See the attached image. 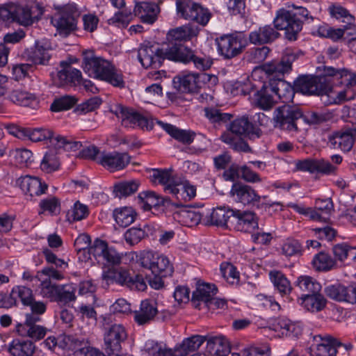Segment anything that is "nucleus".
Returning a JSON list of instances; mask_svg holds the SVG:
<instances>
[{"mask_svg": "<svg viewBox=\"0 0 356 356\" xmlns=\"http://www.w3.org/2000/svg\"><path fill=\"white\" fill-rule=\"evenodd\" d=\"M309 17V13L304 7L293 5L290 10L282 8L277 12L273 20L274 26L264 25L251 31L249 41L251 44L259 45L271 43L280 36L277 30H284L286 38L294 41L302 30L303 22Z\"/></svg>", "mask_w": 356, "mask_h": 356, "instance_id": "f257e3e1", "label": "nucleus"}, {"mask_svg": "<svg viewBox=\"0 0 356 356\" xmlns=\"http://www.w3.org/2000/svg\"><path fill=\"white\" fill-rule=\"evenodd\" d=\"M138 58L145 69H158L165 59L178 62V28L169 30L160 44L142 43L138 50Z\"/></svg>", "mask_w": 356, "mask_h": 356, "instance_id": "f03ea898", "label": "nucleus"}, {"mask_svg": "<svg viewBox=\"0 0 356 356\" xmlns=\"http://www.w3.org/2000/svg\"><path fill=\"white\" fill-rule=\"evenodd\" d=\"M227 129L228 131L224 132L220 136V140L236 152H252L248 143L238 136H243L251 141H255L261 138L263 135L261 129L254 126L247 115L232 120L229 124Z\"/></svg>", "mask_w": 356, "mask_h": 356, "instance_id": "7ed1b4c3", "label": "nucleus"}, {"mask_svg": "<svg viewBox=\"0 0 356 356\" xmlns=\"http://www.w3.org/2000/svg\"><path fill=\"white\" fill-rule=\"evenodd\" d=\"M296 60V56L292 53H286L280 59L268 62L258 68H255L252 74V78L263 79L266 77L268 82L273 80L284 79L286 73H289L292 69V63Z\"/></svg>", "mask_w": 356, "mask_h": 356, "instance_id": "20e7f679", "label": "nucleus"}, {"mask_svg": "<svg viewBox=\"0 0 356 356\" xmlns=\"http://www.w3.org/2000/svg\"><path fill=\"white\" fill-rule=\"evenodd\" d=\"M319 75H300L294 81L296 92L308 96L327 95L330 92V86L326 79L324 65L318 67Z\"/></svg>", "mask_w": 356, "mask_h": 356, "instance_id": "39448f33", "label": "nucleus"}, {"mask_svg": "<svg viewBox=\"0 0 356 356\" xmlns=\"http://www.w3.org/2000/svg\"><path fill=\"white\" fill-rule=\"evenodd\" d=\"M25 134L33 142L49 140L51 145L57 149H63L67 152H75L82 147V143L80 141H76L60 135L54 136L53 131L48 129H27L25 130Z\"/></svg>", "mask_w": 356, "mask_h": 356, "instance_id": "423d86ee", "label": "nucleus"}, {"mask_svg": "<svg viewBox=\"0 0 356 356\" xmlns=\"http://www.w3.org/2000/svg\"><path fill=\"white\" fill-rule=\"evenodd\" d=\"M140 265L150 270L154 275L170 277L174 273V267L169 259L152 250L140 252L138 258Z\"/></svg>", "mask_w": 356, "mask_h": 356, "instance_id": "0eeeda50", "label": "nucleus"}, {"mask_svg": "<svg viewBox=\"0 0 356 356\" xmlns=\"http://www.w3.org/2000/svg\"><path fill=\"white\" fill-rule=\"evenodd\" d=\"M302 116V111L296 107L284 105L277 108L273 113L275 127L291 134H296L300 129L298 120Z\"/></svg>", "mask_w": 356, "mask_h": 356, "instance_id": "6e6552de", "label": "nucleus"}, {"mask_svg": "<svg viewBox=\"0 0 356 356\" xmlns=\"http://www.w3.org/2000/svg\"><path fill=\"white\" fill-rule=\"evenodd\" d=\"M79 8L75 3L64 5L58 17L52 19V23L60 35L67 37L77 30Z\"/></svg>", "mask_w": 356, "mask_h": 356, "instance_id": "1a4fd4ad", "label": "nucleus"}, {"mask_svg": "<svg viewBox=\"0 0 356 356\" xmlns=\"http://www.w3.org/2000/svg\"><path fill=\"white\" fill-rule=\"evenodd\" d=\"M259 87L251 83L245 84L241 92L244 95H249L251 90H256L254 94L255 105L264 111L270 110L277 102V98L270 82L263 81Z\"/></svg>", "mask_w": 356, "mask_h": 356, "instance_id": "9d476101", "label": "nucleus"}, {"mask_svg": "<svg viewBox=\"0 0 356 356\" xmlns=\"http://www.w3.org/2000/svg\"><path fill=\"white\" fill-rule=\"evenodd\" d=\"M114 113L126 127H138L146 130H152L154 128V118H147L132 108L119 104L115 107Z\"/></svg>", "mask_w": 356, "mask_h": 356, "instance_id": "9b49d317", "label": "nucleus"}, {"mask_svg": "<svg viewBox=\"0 0 356 356\" xmlns=\"http://www.w3.org/2000/svg\"><path fill=\"white\" fill-rule=\"evenodd\" d=\"M217 49L225 59H231L240 55L246 47L244 38L237 34L223 35L216 40Z\"/></svg>", "mask_w": 356, "mask_h": 356, "instance_id": "f8f14e48", "label": "nucleus"}, {"mask_svg": "<svg viewBox=\"0 0 356 356\" xmlns=\"http://www.w3.org/2000/svg\"><path fill=\"white\" fill-rule=\"evenodd\" d=\"M13 22L23 26H29L38 22L43 15V6L36 1L25 6H13Z\"/></svg>", "mask_w": 356, "mask_h": 356, "instance_id": "ddd939ff", "label": "nucleus"}, {"mask_svg": "<svg viewBox=\"0 0 356 356\" xmlns=\"http://www.w3.org/2000/svg\"><path fill=\"white\" fill-rule=\"evenodd\" d=\"M127 337L125 327L122 324H113L104 333L105 350L108 356H124L120 354L122 343Z\"/></svg>", "mask_w": 356, "mask_h": 356, "instance_id": "4468645a", "label": "nucleus"}, {"mask_svg": "<svg viewBox=\"0 0 356 356\" xmlns=\"http://www.w3.org/2000/svg\"><path fill=\"white\" fill-rule=\"evenodd\" d=\"M92 256L98 263L117 266L122 262V255L114 248H109L106 241L96 238L90 246Z\"/></svg>", "mask_w": 356, "mask_h": 356, "instance_id": "2eb2a0df", "label": "nucleus"}, {"mask_svg": "<svg viewBox=\"0 0 356 356\" xmlns=\"http://www.w3.org/2000/svg\"><path fill=\"white\" fill-rule=\"evenodd\" d=\"M82 67L86 74L100 80L112 63L102 57L96 56L92 50H84L82 53Z\"/></svg>", "mask_w": 356, "mask_h": 356, "instance_id": "dca6fc26", "label": "nucleus"}, {"mask_svg": "<svg viewBox=\"0 0 356 356\" xmlns=\"http://www.w3.org/2000/svg\"><path fill=\"white\" fill-rule=\"evenodd\" d=\"M179 15L185 19L195 21L202 26L207 25L211 17L207 8L191 0H179Z\"/></svg>", "mask_w": 356, "mask_h": 356, "instance_id": "f3484780", "label": "nucleus"}, {"mask_svg": "<svg viewBox=\"0 0 356 356\" xmlns=\"http://www.w3.org/2000/svg\"><path fill=\"white\" fill-rule=\"evenodd\" d=\"M310 346L312 356H336L341 341L329 334H318L313 337Z\"/></svg>", "mask_w": 356, "mask_h": 356, "instance_id": "a211bd4d", "label": "nucleus"}, {"mask_svg": "<svg viewBox=\"0 0 356 356\" xmlns=\"http://www.w3.org/2000/svg\"><path fill=\"white\" fill-rule=\"evenodd\" d=\"M295 170L300 172H307L310 174L332 175L336 172L337 167L330 161L323 159L307 158L297 160L294 162Z\"/></svg>", "mask_w": 356, "mask_h": 356, "instance_id": "6ab92c4d", "label": "nucleus"}, {"mask_svg": "<svg viewBox=\"0 0 356 356\" xmlns=\"http://www.w3.org/2000/svg\"><path fill=\"white\" fill-rule=\"evenodd\" d=\"M324 72L330 86V92L333 85L344 86L347 88L356 85V74L346 68L338 69L324 65Z\"/></svg>", "mask_w": 356, "mask_h": 356, "instance_id": "aec40b11", "label": "nucleus"}, {"mask_svg": "<svg viewBox=\"0 0 356 356\" xmlns=\"http://www.w3.org/2000/svg\"><path fill=\"white\" fill-rule=\"evenodd\" d=\"M172 168H152L150 170L149 179L155 184L163 186L167 193L177 195L178 194V182L172 175Z\"/></svg>", "mask_w": 356, "mask_h": 356, "instance_id": "412c9836", "label": "nucleus"}, {"mask_svg": "<svg viewBox=\"0 0 356 356\" xmlns=\"http://www.w3.org/2000/svg\"><path fill=\"white\" fill-rule=\"evenodd\" d=\"M130 161L131 156L128 153L116 151L102 152L98 159V163L111 172L125 168Z\"/></svg>", "mask_w": 356, "mask_h": 356, "instance_id": "4be33fe9", "label": "nucleus"}, {"mask_svg": "<svg viewBox=\"0 0 356 356\" xmlns=\"http://www.w3.org/2000/svg\"><path fill=\"white\" fill-rule=\"evenodd\" d=\"M230 193L236 202L245 206H254L261 200V196L252 186L241 183L234 184Z\"/></svg>", "mask_w": 356, "mask_h": 356, "instance_id": "5701e85b", "label": "nucleus"}, {"mask_svg": "<svg viewBox=\"0 0 356 356\" xmlns=\"http://www.w3.org/2000/svg\"><path fill=\"white\" fill-rule=\"evenodd\" d=\"M356 127L333 133L328 136V145L334 149L349 152L354 144Z\"/></svg>", "mask_w": 356, "mask_h": 356, "instance_id": "b1692460", "label": "nucleus"}, {"mask_svg": "<svg viewBox=\"0 0 356 356\" xmlns=\"http://www.w3.org/2000/svg\"><path fill=\"white\" fill-rule=\"evenodd\" d=\"M231 222L237 231L243 232L252 233L259 227L257 217L252 211L236 210Z\"/></svg>", "mask_w": 356, "mask_h": 356, "instance_id": "393cba45", "label": "nucleus"}, {"mask_svg": "<svg viewBox=\"0 0 356 356\" xmlns=\"http://www.w3.org/2000/svg\"><path fill=\"white\" fill-rule=\"evenodd\" d=\"M160 13L159 6L153 2H136L134 8V15L143 24L152 25L158 19Z\"/></svg>", "mask_w": 356, "mask_h": 356, "instance_id": "a878e982", "label": "nucleus"}, {"mask_svg": "<svg viewBox=\"0 0 356 356\" xmlns=\"http://www.w3.org/2000/svg\"><path fill=\"white\" fill-rule=\"evenodd\" d=\"M60 69L58 71L55 81L59 87H63L70 84L79 83L81 79L80 70L73 67L65 61L60 63Z\"/></svg>", "mask_w": 356, "mask_h": 356, "instance_id": "bb28decb", "label": "nucleus"}, {"mask_svg": "<svg viewBox=\"0 0 356 356\" xmlns=\"http://www.w3.org/2000/svg\"><path fill=\"white\" fill-rule=\"evenodd\" d=\"M16 184L25 194L31 197L40 195L47 189V185L45 183H42L39 178L30 175L20 177L17 179Z\"/></svg>", "mask_w": 356, "mask_h": 356, "instance_id": "cd10ccee", "label": "nucleus"}, {"mask_svg": "<svg viewBox=\"0 0 356 356\" xmlns=\"http://www.w3.org/2000/svg\"><path fill=\"white\" fill-rule=\"evenodd\" d=\"M50 49L47 42L36 41L33 47L24 51V56L27 60L35 65H45L49 60Z\"/></svg>", "mask_w": 356, "mask_h": 356, "instance_id": "c85d7f7f", "label": "nucleus"}, {"mask_svg": "<svg viewBox=\"0 0 356 356\" xmlns=\"http://www.w3.org/2000/svg\"><path fill=\"white\" fill-rule=\"evenodd\" d=\"M218 292V288L215 284L209 283H200L197 289L193 291L191 302L195 308L202 309L205 305L213 296H215Z\"/></svg>", "mask_w": 356, "mask_h": 356, "instance_id": "c756f323", "label": "nucleus"}, {"mask_svg": "<svg viewBox=\"0 0 356 356\" xmlns=\"http://www.w3.org/2000/svg\"><path fill=\"white\" fill-rule=\"evenodd\" d=\"M316 33L321 38H330L336 42L343 37L356 35V29L352 31L346 25H343L341 28L334 29L327 24H323L318 26Z\"/></svg>", "mask_w": 356, "mask_h": 356, "instance_id": "7c9ffc66", "label": "nucleus"}, {"mask_svg": "<svg viewBox=\"0 0 356 356\" xmlns=\"http://www.w3.org/2000/svg\"><path fill=\"white\" fill-rule=\"evenodd\" d=\"M156 314L155 302L146 299L141 302L139 310L134 312V320L138 325H144L152 321Z\"/></svg>", "mask_w": 356, "mask_h": 356, "instance_id": "2f4dec72", "label": "nucleus"}, {"mask_svg": "<svg viewBox=\"0 0 356 356\" xmlns=\"http://www.w3.org/2000/svg\"><path fill=\"white\" fill-rule=\"evenodd\" d=\"M205 341L206 337L198 334L184 339L179 343V356H201L196 352Z\"/></svg>", "mask_w": 356, "mask_h": 356, "instance_id": "473e14b6", "label": "nucleus"}, {"mask_svg": "<svg viewBox=\"0 0 356 356\" xmlns=\"http://www.w3.org/2000/svg\"><path fill=\"white\" fill-rule=\"evenodd\" d=\"M35 343L29 339H14L8 348L12 356H32L35 350Z\"/></svg>", "mask_w": 356, "mask_h": 356, "instance_id": "72a5a7b5", "label": "nucleus"}, {"mask_svg": "<svg viewBox=\"0 0 356 356\" xmlns=\"http://www.w3.org/2000/svg\"><path fill=\"white\" fill-rule=\"evenodd\" d=\"M230 351L229 342L222 336L209 338L207 342L205 355L209 356H222Z\"/></svg>", "mask_w": 356, "mask_h": 356, "instance_id": "f704fd0d", "label": "nucleus"}, {"mask_svg": "<svg viewBox=\"0 0 356 356\" xmlns=\"http://www.w3.org/2000/svg\"><path fill=\"white\" fill-rule=\"evenodd\" d=\"M8 298L10 304V307L16 306L20 302L24 306H27L33 300L34 296L33 291L24 286H14Z\"/></svg>", "mask_w": 356, "mask_h": 356, "instance_id": "c9c22d12", "label": "nucleus"}, {"mask_svg": "<svg viewBox=\"0 0 356 356\" xmlns=\"http://www.w3.org/2000/svg\"><path fill=\"white\" fill-rule=\"evenodd\" d=\"M196 136V132L193 130L179 129V152L188 154H200L202 152L201 147L191 145Z\"/></svg>", "mask_w": 356, "mask_h": 356, "instance_id": "e433bc0d", "label": "nucleus"}, {"mask_svg": "<svg viewBox=\"0 0 356 356\" xmlns=\"http://www.w3.org/2000/svg\"><path fill=\"white\" fill-rule=\"evenodd\" d=\"M131 277L129 270L125 269H108L102 273V279L106 284H117L129 287Z\"/></svg>", "mask_w": 356, "mask_h": 356, "instance_id": "4c0bfd02", "label": "nucleus"}, {"mask_svg": "<svg viewBox=\"0 0 356 356\" xmlns=\"http://www.w3.org/2000/svg\"><path fill=\"white\" fill-rule=\"evenodd\" d=\"M300 301L301 305L310 312H321L327 305V300L320 292L302 295Z\"/></svg>", "mask_w": 356, "mask_h": 356, "instance_id": "58836bf2", "label": "nucleus"}, {"mask_svg": "<svg viewBox=\"0 0 356 356\" xmlns=\"http://www.w3.org/2000/svg\"><path fill=\"white\" fill-rule=\"evenodd\" d=\"M270 84L274 90L277 100L288 102L292 100L296 92L294 84L291 86L284 79L273 80Z\"/></svg>", "mask_w": 356, "mask_h": 356, "instance_id": "ea45409f", "label": "nucleus"}, {"mask_svg": "<svg viewBox=\"0 0 356 356\" xmlns=\"http://www.w3.org/2000/svg\"><path fill=\"white\" fill-rule=\"evenodd\" d=\"M269 277L275 289L282 296H287L291 293L292 291L291 282L281 271L270 270Z\"/></svg>", "mask_w": 356, "mask_h": 356, "instance_id": "a19ab883", "label": "nucleus"}, {"mask_svg": "<svg viewBox=\"0 0 356 356\" xmlns=\"http://www.w3.org/2000/svg\"><path fill=\"white\" fill-rule=\"evenodd\" d=\"M235 211L226 207H218L213 209L209 216V223L212 225L223 227L227 222L233 219Z\"/></svg>", "mask_w": 356, "mask_h": 356, "instance_id": "79ce46f5", "label": "nucleus"}, {"mask_svg": "<svg viewBox=\"0 0 356 356\" xmlns=\"http://www.w3.org/2000/svg\"><path fill=\"white\" fill-rule=\"evenodd\" d=\"M100 81H105L112 86L120 89L124 88L126 85L122 72L116 68L113 63L108 67V70L104 72Z\"/></svg>", "mask_w": 356, "mask_h": 356, "instance_id": "37998d69", "label": "nucleus"}, {"mask_svg": "<svg viewBox=\"0 0 356 356\" xmlns=\"http://www.w3.org/2000/svg\"><path fill=\"white\" fill-rule=\"evenodd\" d=\"M329 11L332 17L344 23L343 25L349 27L350 30L354 31L356 29L355 18L346 8L340 5H333L329 8Z\"/></svg>", "mask_w": 356, "mask_h": 356, "instance_id": "c03bdc74", "label": "nucleus"}, {"mask_svg": "<svg viewBox=\"0 0 356 356\" xmlns=\"http://www.w3.org/2000/svg\"><path fill=\"white\" fill-rule=\"evenodd\" d=\"M47 329L42 325H36V323H29L25 320L24 325H19L17 327V332L19 334H26L35 341L43 339L47 334Z\"/></svg>", "mask_w": 356, "mask_h": 356, "instance_id": "a18cd8bd", "label": "nucleus"}, {"mask_svg": "<svg viewBox=\"0 0 356 356\" xmlns=\"http://www.w3.org/2000/svg\"><path fill=\"white\" fill-rule=\"evenodd\" d=\"M201 220L199 212L179 202V225L188 227L197 225Z\"/></svg>", "mask_w": 356, "mask_h": 356, "instance_id": "49530a36", "label": "nucleus"}, {"mask_svg": "<svg viewBox=\"0 0 356 356\" xmlns=\"http://www.w3.org/2000/svg\"><path fill=\"white\" fill-rule=\"evenodd\" d=\"M115 222L122 227H127L133 223L136 217V213L131 207L115 209L113 213Z\"/></svg>", "mask_w": 356, "mask_h": 356, "instance_id": "de8ad7c7", "label": "nucleus"}, {"mask_svg": "<svg viewBox=\"0 0 356 356\" xmlns=\"http://www.w3.org/2000/svg\"><path fill=\"white\" fill-rule=\"evenodd\" d=\"M145 347L149 355L152 356H176L175 350L177 348V345L172 350L168 348L165 344L154 341H147Z\"/></svg>", "mask_w": 356, "mask_h": 356, "instance_id": "09e8293b", "label": "nucleus"}, {"mask_svg": "<svg viewBox=\"0 0 356 356\" xmlns=\"http://www.w3.org/2000/svg\"><path fill=\"white\" fill-rule=\"evenodd\" d=\"M141 207L145 211H149L152 208H156L163 204V199L153 191H145L139 194Z\"/></svg>", "mask_w": 356, "mask_h": 356, "instance_id": "8fccbe9b", "label": "nucleus"}, {"mask_svg": "<svg viewBox=\"0 0 356 356\" xmlns=\"http://www.w3.org/2000/svg\"><path fill=\"white\" fill-rule=\"evenodd\" d=\"M204 115L209 121L215 125H221L229 122L233 115L228 113H222L213 107H206L204 109Z\"/></svg>", "mask_w": 356, "mask_h": 356, "instance_id": "3c124183", "label": "nucleus"}, {"mask_svg": "<svg viewBox=\"0 0 356 356\" xmlns=\"http://www.w3.org/2000/svg\"><path fill=\"white\" fill-rule=\"evenodd\" d=\"M333 253L335 257L341 261L346 260L356 261V248L347 243H343L335 245L333 247Z\"/></svg>", "mask_w": 356, "mask_h": 356, "instance_id": "603ef678", "label": "nucleus"}, {"mask_svg": "<svg viewBox=\"0 0 356 356\" xmlns=\"http://www.w3.org/2000/svg\"><path fill=\"white\" fill-rule=\"evenodd\" d=\"M296 285L302 291L308 292L307 294H314L321 291V284L314 278L307 275H301L298 277Z\"/></svg>", "mask_w": 356, "mask_h": 356, "instance_id": "864d4df0", "label": "nucleus"}, {"mask_svg": "<svg viewBox=\"0 0 356 356\" xmlns=\"http://www.w3.org/2000/svg\"><path fill=\"white\" fill-rule=\"evenodd\" d=\"M312 264L317 270L327 271L335 266L336 262L328 253L321 252L314 256Z\"/></svg>", "mask_w": 356, "mask_h": 356, "instance_id": "5fc2aeb1", "label": "nucleus"}, {"mask_svg": "<svg viewBox=\"0 0 356 356\" xmlns=\"http://www.w3.org/2000/svg\"><path fill=\"white\" fill-rule=\"evenodd\" d=\"M332 118L330 113L323 111H309L305 113H302L301 118L309 125H319L327 122Z\"/></svg>", "mask_w": 356, "mask_h": 356, "instance_id": "6e6d98bb", "label": "nucleus"}, {"mask_svg": "<svg viewBox=\"0 0 356 356\" xmlns=\"http://www.w3.org/2000/svg\"><path fill=\"white\" fill-rule=\"evenodd\" d=\"M76 288L72 284H58L56 302L67 304L76 300Z\"/></svg>", "mask_w": 356, "mask_h": 356, "instance_id": "4d7b16f0", "label": "nucleus"}, {"mask_svg": "<svg viewBox=\"0 0 356 356\" xmlns=\"http://www.w3.org/2000/svg\"><path fill=\"white\" fill-rule=\"evenodd\" d=\"M270 51V48L266 46L253 47L245 52L244 58L249 63H260L266 60Z\"/></svg>", "mask_w": 356, "mask_h": 356, "instance_id": "13d9d810", "label": "nucleus"}, {"mask_svg": "<svg viewBox=\"0 0 356 356\" xmlns=\"http://www.w3.org/2000/svg\"><path fill=\"white\" fill-rule=\"evenodd\" d=\"M134 17V12L132 13L131 10L124 9L115 13L114 15L108 19V24L124 29L127 27Z\"/></svg>", "mask_w": 356, "mask_h": 356, "instance_id": "bf43d9fd", "label": "nucleus"}, {"mask_svg": "<svg viewBox=\"0 0 356 356\" xmlns=\"http://www.w3.org/2000/svg\"><path fill=\"white\" fill-rule=\"evenodd\" d=\"M30 307L31 313L26 315V322L29 323H37L41 321L40 316L47 310V305L42 301L31 300V303L27 305Z\"/></svg>", "mask_w": 356, "mask_h": 356, "instance_id": "052dcab7", "label": "nucleus"}, {"mask_svg": "<svg viewBox=\"0 0 356 356\" xmlns=\"http://www.w3.org/2000/svg\"><path fill=\"white\" fill-rule=\"evenodd\" d=\"M76 103V99L73 96L64 95L56 98L50 106L53 112H60L72 108Z\"/></svg>", "mask_w": 356, "mask_h": 356, "instance_id": "680f3d73", "label": "nucleus"}, {"mask_svg": "<svg viewBox=\"0 0 356 356\" xmlns=\"http://www.w3.org/2000/svg\"><path fill=\"white\" fill-rule=\"evenodd\" d=\"M8 99L14 104L23 106H29L35 101L31 94L19 90H13L8 95Z\"/></svg>", "mask_w": 356, "mask_h": 356, "instance_id": "e2e57ef3", "label": "nucleus"}, {"mask_svg": "<svg viewBox=\"0 0 356 356\" xmlns=\"http://www.w3.org/2000/svg\"><path fill=\"white\" fill-rule=\"evenodd\" d=\"M39 213L48 212L51 215L59 213L60 210V200L56 197H48L42 200L39 204Z\"/></svg>", "mask_w": 356, "mask_h": 356, "instance_id": "0e129e2a", "label": "nucleus"}, {"mask_svg": "<svg viewBox=\"0 0 356 356\" xmlns=\"http://www.w3.org/2000/svg\"><path fill=\"white\" fill-rule=\"evenodd\" d=\"M59 165V161L56 154L49 152L44 154L40 163V168L42 171L49 173L58 170Z\"/></svg>", "mask_w": 356, "mask_h": 356, "instance_id": "69168bd1", "label": "nucleus"}, {"mask_svg": "<svg viewBox=\"0 0 356 356\" xmlns=\"http://www.w3.org/2000/svg\"><path fill=\"white\" fill-rule=\"evenodd\" d=\"M88 214V207L77 201L72 209L67 212V216L69 220L78 221L86 218Z\"/></svg>", "mask_w": 356, "mask_h": 356, "instance_id": "338daca9", "label": "nucleus"}, {"mask_svg": "<svg viewBox=\"0 0 356 356\" xmlns=\"http://www.w3.org/2000/svg\"><path fill=\"white\" fill-rule=\"evenodd\" d=\"M302 252V245L298 241L288 238L282 245V254L287 257L297 256Z\"/></svg>", "mask_w": 356, "mask_h": 356, "instance_id": "774afa93", "label": "nucleus"}]
</instances>
